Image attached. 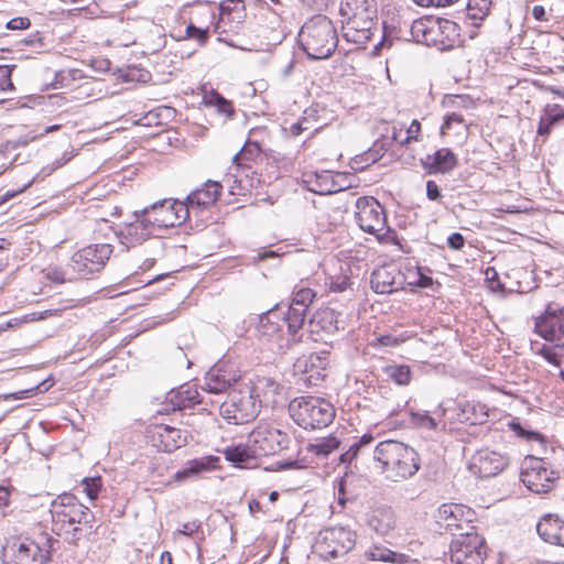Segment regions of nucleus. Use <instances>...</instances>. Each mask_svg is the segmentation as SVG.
<instances>
[{"instance_id": "obj_1", "label": "nucleus", "mask_w": 564, "mask_h": 564, "mask_svg": "<svg viewBox=\"0 0 564 564\" xmlns=\"http://www.w3.org/2000/svg\"><path fill=\"white\" fill-rule=\"evenodd\" d=\"M375 437L366 433L340 455L341 463L371 462L387 480L400 482L412 478L421 467L419 453L397 440H384L372 446Z\"/></svg>"}, {"instance_id": "obj_2", "label": "nucleus", "mask_w": 564, "mask_h": 564, "mask_svg": "<svg viewBox=\"0 0 564 564\" xmlns=\"http://www.w3.org/2000/svg\"><path fill=\"white\" fill-rule=\"evenodd\" d=\"M314 297L315 293L310 288L295 289L292 303L285 312L276 307L260 315L257 326L259 336L279 350L289 349L301 341L306 311Z\"/></svg>"}, {"instance_id": "obj_3", "label": "nucleus", "mask_w": 564, "mask_h": 564, "mask_svg": "<svg viewBox=\"0 0 564 564\" xmlns=\"http://www.w3.org/2000/svg\"><path fill=\"white\" fill-rule=\"evenodd\" d=\"M343 17V36L347 42L366 44L372 36L377 23L375 0H341L339 8Z\"/></svg>"}, {"instance_id": "obj_4", "label": "nucleus", "mask_w": 564, "mask_h": 564, "mask_svg": "<svg viewBox=\"0 0 564 564\" xmlns=\"http://www.w3.org/2000/svg\"><path fill=\"white\" fill-rule=\"evenodd\" d=\"M51 513L54 525L65 533L72 534V540H79L89 532L95 520L90 509L78 501L72 494L59 495L53 500Z\"/></svg>"}, {"instance_id": "obj_5", "label": "nucleus", "mask_w": 564, "mask_h": 564, "mask_svg": "<svg viewBox=\"0 0 564 564\" xmlns=\"http://www.w3.org/2000/svg\"><path fill=\"white\" fill-rule=\"evenodd\" d=\"M299 43L310 58H328L338 44V35L333 21L323 14L311 18L299 32Z\"/></svg>"}, {"instance_id": "obj_6", "label": "nucleus", "mask_w": 564, "mask_h": 564, "mask_svg": "<svg viewBox=\"0 0 564 564\" xmlns=\"http://www.w3.org/2000/svg\"><path fill=\"white\" fill-rule=\"evenodd\" d=\"M56 541L45 532L35 536H11L2 545L3 564H43Z\"/></svg>"}, {"instance_id": "obj_7", "label": "nucleus", "mask_w": 564, "mask_h": 564, "mask_svg": "<svg viewBox=\"0 0 564 564\" xmlns=\"http://www.w3.org/2000/svg\"><path fill=\"white\" fill-rule=\"evenodd\" d=\"M458 25L447 19L432 15L422 17L412 22L410 33L413 40L438 51L454 47L459 37Z\"/></svg>"}, {"instance_id": "obj_8", "label": "nucleus", "mask_w": 564, "mask_h": 564, "mask_svg": "<svg viewBox=\"0 0 564 564\" xmlns=\"http://www.w3.org/2000/svg\"><path fill=\"white\" fill-rule=\"evenodd\" d=\"M293 421L305 430L322 429L335 417V408L323 398L305 395L293 399L289 404Z\"/></svg>"}, {"instance_id": "obj_9", "label": "nucleus", "mask_w": 564, "mask_h": 564, "mask_svg": "<svg viewBox=\"0 0 564 564\" xmlns=\"http://www.w3.org/2000/svg\"><path fill=\"white\" fill-rule=\"evenodd\" d=\"M261 403L258 391L246 386L229 394L220 404L219 413L230 424H245L258 416Z\"/></svg>"}, {"instance_id": "obj_10", "label": "nucleus", "mask_w": 564, "mask_h": 564, "mask_svg": "<svg viewBox=\"0 0 564 564\" xmlns=\"http://www.w3.org/2000/svg\"><path fill=\"white\" fill-rule=\"evenodd\" d=\"M558 479V471L551 468L550 463L534 456L524 458L521 480L530 491L539 495L547 494L554 488Z\"/></svg>"}, {"instance_id": "obj_11", "label": "nucleus", "mask_w": 564, "mask_h": 564, "mask_svg": "<svg viewBox=\"0 0 564 564\" xmlns=\"http://www.w3.org/2000/svg\"><path fill=\"white\" fill-rule=\"evenodd\" d=\"M355 218L360 229L376 236L378 240H382L389 232L384 209L375 197L364 196L356 200Z\"/></svg>"}, {"instance_id": "obj_12", "label": "nucleus", "mask_w": 564, "mask_h": 564, "mask_svg": "<svg viewBox=\"0 0 564 564\" xmlns=\"http://www.w3.org/2000/svg\"><path fill=\"white\" fill-rule=\"evenodd\" d=\"M153 231L183 224L189 216V208L182 202L162 200L141 210Z\"/></svg>"}, {"instance_id": "obj_13", "label": "nucleus", "mask_w": 564, "mask_h": 564, "mask_svg": "<svg viewBox=\"0 0 564 564\" xmlns=\"http://www.w3.org/2000/svg\"><path fill=\"white\" fill-rule=\"evenodd\" d=\"M486 556L485 539L478 532L460 534L451 542V564H484Z\"/></svg>"}, {"instance_id": "obj_14", "label": "nucleus", "mask_w": 564, "mask_h": 564, "mask_svg": "<svg viewBox=\"0 0 564 564\" xmlns=\"http://www.w3.org/2000/svg\"><path fill=\"white\" fill-rule=\"evenodd\" d=\"M112 253V246L109 243H96L76 251L69 267L77 278H88L100 272Z\"/></svg>"}, {"instance_id": "obj_15", "label": "nucleus", "mask_w": 564, "mask_h": 564, "mask_svg": "<svg viewBox=\"0 0 564 564\" xmlns=\"http://www.w3.org/2000/svg\"><path fill=\"white\" fill-rule=\"evenodd\" d=\"M356 543V534L346 527H332L319 533L316 552L325 560L348 553Z\"/></svg>"}, {"instance_id": "obj_16", "label": "nucleus", "mask_w": 564, "mask_h": 564, "mask_svg": "<svg viewBox=\"0 0 564 564\" xmlns=\"http://www.w3.org/2000/svg\"><path fill=\"white\" fill-rule=\"evenodd\" d=\"M248 442L257 456H268L288 447L289 438L279 429L261 423L249 434Z\"/></svg>"}, {"instance_id": "obj_17", "label": "nucleus", "mask_w": 564, "mask_h": 564, "mask_svg": "<svg viewBox=\"0 0 564 564\" xmlns=\"http://www.w3.org/2000/svg\"><path fill=\"white\" fill-rule=\"evenodd\" d=\"M534 330L545 340L564 349V307L552 310L549 305L545 313L535 318Z\"/></svg>"}, {"instance_id": "obj_18", "label": "nucleus", "mask_w": 564, "mask_h": 564, "mask_svg": "<svg viewBox=\"0 0 564 564\" xmlns=\"http://www.w3.org/2000/svg\"><path fill=\"white\" fill-rule=\"evenodd\" d=\"M339 314L330 307L317 310L308 321V332L315 341H327V337L335 335L343 328Z\"/></svg>"}, {"instance_id": "obj_19", "label": "nucleus", "mask_w": 564, "mask_h": 564, "mask_svg": "<svg viewBox=\"0 0 564 564\" xmlns=\"http://www.w3.org/2000/svg\"><path fill=\"white\" fill-rule=\"evenodd\" d=\"M509 464V458L496 451L481 449L474 455L469 465L470 470L481 478L495 477Z\"/></svg>"}, {"instance_id": "obj_20", "label": "nucleus", "mask_w": 564, "mask_h": 564, "mask_svg": "<svg viewBox=\"0 0 564 564\" xmlns=\"http://www.w3.org/2000/svg\"><path fill=\"white\" fill-rule=\"evenodd\" d=\"M153 234L154 231L152 227L147 221L143 213L140 210L134 212L133 221L126 224L120 229L118 238L122 245H124L127 248H131L141 245Z\"/></svg>"}, {"instance_id": "obj_21", "label": "nucleus", "mask_w": 564, "mask_h": 564, "mask_svg": "<svg viewBox=\"0 0 564 564\" xmlns=\"http://www.w3.org/2000/svg\"><path fill=\"white\" fill-rule=\"evenodd\" d=\"M474 517V511L462 505L444 503L438 508L437 523L448 533L455 532L458 524L467 525V519Z\"/></svg>"}, {"instance_id": "obj_22", "label": "nucleus", "mask_w": 564, "mask_h": 564, "mask_svg": "<svg viewBox=\"0 0 564 564\" xmlns=\"http://www.w3.org/2000/svg\"><path fill=\"white\" fill-rule=\"evenodd\" d=\"M421 164L427 174H446L458 165V160L451 149L442 148L422 158Z\"/></svg>"}, {"instance_id": "obj_23", "label": "nucleus", "mask_w": 564, "mask_h": 564, "mask_svg": "<svg viewBox=\"0 0 564 564\" xmlns=\"http://www.w3.org/2000/svg\"><path fill=\"white\" fill-rule=\"evenodd\" d=\"M236 381L237 376L235 373L216 365L206 372L202 390L210 394L225 393Z\"/></svg>"}, {"instance_id": "obj_24", "label": "nucleus", "mask_w": 564, "mask_h": 564, "mask_svg": "<svg viewBox=\"0 0 564 564\" xmlns=\"http://www.w3.org/2000/svg\"><path fill=\"white\" fill-rule=\"evenodd\" d=\"M371 288L376 293L390 294L402 286V276L392 267H380L371 274Z\"/></svg>"}, {"instance_id": "obj_25", "label": "nucleus", "mask_w": 564, "mask_h": 564, "mask_svg": "<svg viewBox=\"0 0 564 564\" xmlns=\"http://www.w3.org/2000/svg\"><path fill=\"white\" fill-rule=\"evenodd\" d=\"M220 189L221 185L218 182L207 181L202 188L192 192L187 196L186 203H184L189 208V214L214 205L218 199Z\"/></svg>"}, {"instance_id": "obj_26", "label": "nucleus", "mask_w": 564, "mask_h": 564, "mask_svg": "<svg viewBox=\"0 0 564 564\" xmlns=\"http://www.w3.org/2000/svg\"><path fill=\"white\" fill-rule=\"evenodd\" d=\"M536 531L543 541L564 547V521L557 516H544L538 522Z\"/></svg>"}, {"instance_id": "obj_27", "label": "nucleus", "mask_w": 564, "mask_h": 564, "mask_svg": "<svg viewBox=\"0 0 564 564\" xmlns=\"http://www.w3.org/2000/svg\"><path fill=\"white\" fill-rule=\"evenodd\" d=\"M368 527L379 535H388L395 528V517L391 508L378 507L367 518Z\"/></svg>"}, {"instance_id": "obj_28", "label": "nucleus", "mask_w": 564, "mask_h": 564, "mask_svg": "<svg viewBox=\"0 0 564 564\" xmlns=\"http://www.w3.org/2000/svg\"><path fill=\"white\" fill-rule=\"evenodd\" d=\"M158 437L164 452H173L187 443L188 432L170 425L155 427L153 437Z\"/></svg>"}, {"instance_id": "obj_29", "label": "nucleus", "mask_w": 564, "mask_h": 564, "mask_svg": "<svg viewBox=\"0 0 564 564\" xmlns=\"http://www.w3.org/2000/svg\"><path fill=\"white\" fill-rule=\"evenodd\" d=\"M218 458L213 456L188 460L183 467V469L177 470L174 474L173 479L177 482L194 479L202 473L209 471L213 468H215V464Z\"/></svg>"}, {"instance_id": "obj_30", "label": "nucleus", "mask_w": 564, "mask_h": 564, "mask_svg": "<svg viewBox=\"0 0 564 564\" xmlns=\"http://www.w3.org/2000/svg\"><path fill=\"white\" fill-rule=\"evenodd\" d=\"M326 365L327 361L325 357H322L318 354H311L299 358L294 364V367L297 371L307 373V379L311 381L313 379H318L322 376L321 371L325 370Z\"/></svg>"}, {"instance_id": "obj_31", "label": "nucleus", "mask_w": 564, "mask_h": 564, "mask_svg": "<svg viewBox=\"0 0 564 564\" xmlns=\"http://www.w3.org/2000/svg\"><path fill=\"white\" fill-rule=\"evenodd\" d=\"M170 401L174 410H184L192 408L195 404L208 403L204 398H199L197 389L193 387H182L178 391L171 392Z\"/></svg>"}, {"instance_id": "obj_32", "label": "nucleus", "mask_w": 564, "mask_h": 564, "mask_svg": "<svg viewBox=\"0 0 564 564\" xmlns=\"http://www.w3.org/2000/svg\"><path fill=\"white\" fill-rule=\"evenodd\" d=\"M225 457L227 460L235 463L238 466H241L249 462L251 458L258 457L253 453V448L248 442V445H237V446H230L227 447L224 451Z\"/></svg>"}, {"instance_id": "obj_33", "label": "nucleus", "mask_w": 564, "mask_h": 564, "mask_svg": "<svg viewBox=\"0 0 564 564\" xmlns=\"http://www.w3.org/2000/svg\"><path fill=\"white\" fill-rule=\"evenodd\" d=\"M339 446V441L335 436H326L316 438L314 442L308 443L306 446V451L308 453H313L316 456L327 457L330 453L337 449Z\"/></svg>"}, {"instance_id": "obj_34", "label": "nucleus", "mask_w": 564, "mask_h": 564, "mask_svg": "<svg viewBox=\"0 0 564 564\" xmlns=\"http://www.w3.org/2000/svg\"><path fill=\"white\" fill-rule=\"evenodd\" d=\"M382 371L388 380L398 386H408L412 378L411 368L406 365H388Z\"/></svg>"}, {"instance_id": "obj_35", "label": "nucleus", "mask_w": 564, "mask_h": 564, "mask_svg": "<svg viewBox=\"0 0 564 564\" xmlns=\"http://www.w3.org/2000/svg\"><path fill=\"white\" fill-rule=\"evenodd\" d=\"M261 150L257 142H246L243 148L234 155L232 163L238 167H249V164L260 156Z\"/></svg>"}, {"instance_id": "obj_36", "label": "nucleus", "mask_w": 564, "mask_h": 564, "mask_svg": "<svg viewBox=\"0 0 564 564\" xmlns=\"http://www.w3.org/2000/svg\"><path fill=\"white\" fill-rule=\"evenodd\" d=\"M205 104L216 108L217 112L224 115L227 119L234 115V106L231 101L227 100L220 94L212 90L209 94L204 96Z\"/></svg>"}, {"instance_id": "obj_37", "label": "nucleus", "mask_w": 564, "mask_h": 564, "mask_svg": "<svg viewBox=\"0 0 564 564\" xmlns=\"http://www.w3.org/2000/svg\"><path fill=\"white\" fill-rule=\"evenodd\" d=\"M249 389H256L259 397L262 393L264 399H269L279 393L280 386L273 379L263 377L254 386H249Z\"/></svg>"}, {"instance_id": "obj_38", "label": "nucleus", "mask_w": 564, "mask_h": 564, "mask_svg": "<svg viewBox=\"0 0 564 564\" xmlns=\"http://www.w3.org/2000/svg\"><path fill=\"white\" fill-rule=\"evenodd\" d=\"M330 175H316L315 184L311 187L312 192L325 195L340 191L339 187L330 180Z\"/></svg>"}, {"instance_id": "obj_39", "label": "nucleus", "mask_w": 564, "mask_h": 564, "mask_svg": "<svg viewBox=\"0 0 564 564\" xmlns=\"http://www.w3.org/2000/svg\"><path fill=\"white\" fill-rule=\"evenodd\" d=\"M369 556L373 561H382V562H398L401 563L402 558L405 557L403 554L394 553L384 547L375 546L369 551Z\"/></svg>"}, {"instance_id": "obj_40", "label": "nucleus", "mask_w": 564, "mask_h": 564, "mask_svg": "<svg viewBox=\"0 0 564 564\" xmlns=\"http://www.w3.org/2000/svg\"><path fill=\"white\" fill-rule=\"evenodd\" d=\"M209 26L204 28L196 26L194 23H189L185 30V39L197 41L200 45L205 44L208 40Z\"/></svg>"}, {"instance_id": "obj_41", "label": "nucleus", "mask_w": 564, "mask_h": 564, "mask_svg": "<svg viewBox=\"0 0 564 564\" xmlns=\"http://www.w3.org/2000/svg\"><path fill=\"white\" fill-rule=\"evenodd\" d=\"M101 485L100 477L84 478L82 481L84 492L90 500L97 499Z\"/></svg>"}, {"instance_id": "obj_42", "label": "nucleus", "mask_w": 564, "mask_h": 564, "mask_svg": "<svg viewBox=\"0 0 564 564\" xmlns=\"http://www.w3.org/2000/svg\"><path fill=\"white\" fill-rule=\"evenodd\" d=\"M15 66L0 65V94L14 89L11 80L12 70Z\"/></svg>"}, {"instance_id": "obj_43", "label": "nucleus", "mask_w": 564, "mask_h": 564, "mask_svg": "<svg viewBox=\"0 0 564 564\" xmlns=\"http://www.w3.org/2000/svg\"><path fill=\"white\" fill-rule=\"evenodd\" d=\"M43 273L46 280L56 284L70 282L73 280V278H67L66 273L58 267H48Z\"/></svg>"}, {"instance_id": "obj_44", "label": "nucleus", "mask_w": 564, "mask_h": 564, "mask_svg": "<svg viewBox=\"0 0 564 564\" xmlns=\"http://www.w3.org/2000/svg\"><path fill=\"white\" fill-rule=\"evenodd\" d=\"M411 415H412L413 423L421 427L434 430L437 426L435 419L430 416L427 412H423V413L412 412Z\"/></svg>"}, {"instance_id": "obj_45", "label": "nucleus", "mask_w": 564, "mask_h": 564, "mask_svg": "<svg viewBox=\"0 0 564 564\" xmlns=\"http://www.w3.org/2000/svg\"><path fill=\"white\" fill-rule=\"evenodd\" d=\"M454 126H458L462 128H465V119L462 115L452 112L451 115H447L445 118L444 123L441 127V133L446 134L448 130L454 128Z\"/></svg>"}, {"instance_id": "obj_46", "label": "nucleus", "mask_w": 564, "mask_h": 564, "mask_svg": "<svg viewBox=\"0 0 564 564\" xmlns=\"http://www.w3.org/2000/svg\"><path fill=\"white\" fill-rule=\"evenodd\" d=\"M421 131V123L419 120H412L411 124L406 129V137L400 140L401 145L409 144L411 141H416Z\"/></svg>"}, {"instance_id": "obj_47", "label": "nucleus", "mask_w": 564, "mask_h": 564, "mask_svg": "<svg viewBox=\"0 0 564 564\" xmlns=\"http://www.w3.org/2000/svg\"><path fill=\"white\" fill-rule=\"evenodd\" d=\"M200 527H202V523L198 520H193V521L183 523L181 529H178L174 533V539L178 534L186 535V536H192L194 533H196L200 529Z\"/></svg>"}, {"instance_id": "obj_48", "label": "nucleus", "mask_w": 564, "mask_h": 564, "mask_svg": "<svg viewBox=\"0 0 564 564\" xmlns=\"http://www.w3.org/2000/svg\"><path fill=\"white\" fill-rule=\"evenodd\" d=\"M350 286V280L346 275H339L330 281L329 290L333 292H344Z\"/></svg>"}, {"instance_id": "obj_49", "label": "nucleus", "mask_w": 564, "mask_h": 564, "mask_svg": "<svg viewBox=\"0 0 564 564\" xmlns=\"http://www.w3.org/2000/svg\"><path fill=\"white\" fill-rule=\"evenodd\" d=\"M243 9L242 0H226L220 3V15L224 18L226 14H229L232 10H236L238 13Z\"/></svg>"}, {"instance_id": "obj_50", "label": "nucleus", "mask_w": 564, "mask_h": 564, "mask_svg": "<svg viewBox=\"0 0 564 564\" xmlns=\"http://www.w3.org/2000/svg\"><path fill=\"white\" fill-rule=\"evenodd\" d=\"M544 115L547 116L554 123L564 118V109L556 104L546 105Z\"/></svg>"}, {"instance_id": "obj_51", "label": "nucleus", "mask_w": 564, "mask_h": 564, "mask_svg": "<svg viewBox=\"0 0 564 564\" xmlns=\"http://www.w3.org/2000/svg\"><path fill=\"white\" fill-rule=\"evenodd\" d=\"M540 355L551 365L560 366L561 361L557 358L556 354L553 351V349L546 345H544L540 349Z\"/></svg>"}, {"instance_id": "obj_52", "label": "nucleus", "mask_w": 564, "mask_h": 564, "mask_svg": "<svg viewBox=\"0 0 564 564\" xmlns=\"http://www.w3.org/2000/svg\"><path fill=\"white\" fill-rule=\"evenodd\" d=\"M426 196L430 200H438L442 198V194L435 181L430 180L426 182Z\"/></svg>"}, {"instance_id": "obj_53", "label": "nucleus", "mask_w": 564, "mask_h": 564, "mask_svg": "<svg viewBox=\"0 0 564 564\" xmlns=\"http://www.w3.org/2000/svg\"><path fill=\"white\" fill-rule=\"evenodd\" d=\"M30 26V20L28 18H13L7 23V28L10 30H24Z\"/></svg>"}, {"instance_id": "obj_54", "label": "nucleus", "mask_w": 564, "mask_h": 564, "mask_svg": "<svg viewBox=\"0 0 564 564\" xmlns=\"http://www.w3.org/2000/svg\"><path fill=\"white\" fill-rule=\"evenodd\" d=\"M554 126V122L544 113L541 116L540 123L538 127L539 135H547Z\"/></svg>"}, {"instance_id": "obj_55", "label": "nucleus", "mask_w": 564, "mask_h": 564, "mask_svg": "<svg viewBox=\"0 0 564 564\" xmlns=\"http://www.w3.org/2000/svg\"><path fill=\"white\" fill-rule=\"evenodd\" d=\"M464 242H465V239L463 237L462 234L459 232H453L448 238H447V245L449 248H452L453 250H459L463 248L464 246Z\"/></svg>"}, {"instance_id": "obj_56", "label": "nucleus", "mask_w": 564, "mask_h": 564, "mask_svg": "<svg viewBox=\"0 0 564 564\" xmlns=\"http://www.w3.org/2000/svg\"><path fill=\"white\" fill-rule=\"evenodd\" d=\"M512 430L519 435L528 440H538L541 435L536 432H527L520 424H511Z\"/></svg>"}, {"instance_id": "obj_57", "label": "nucleus", "mask_w": 564, "mask_h": 564, "mask_svg": "<svg viewBox=\"0 0 564 564\" xmlns=\"http://www.w3.org/2000/svg\"><path fill=\"white\" fill-rule=\"evenodd\" d=\"M473 518L467 519V525L458 524L455 532H452L451 534L455 538L460 536V534L469 533V532H477L476 528L471 524Z\"/></svg>"}, {"instance_id": "obj_58", "label": "nucleus", "mask_w": 564, "mask_h": 564, "mask_svg": "<svg viewBox=\"0 0 564 564\" xmlns=\"http://www.w3.org/2000/svg\"><path fill=\"white\" fill-rule=\"evenodd\" d=\"M307 122H308V120L306 118L300 119L297 122L293 123L290 127V133L293 137L300 135L304 130H307V127L305 126V123H307Z\"/></svg>"}, {"instance_id": "obj_59", "label": "nucleus", "mask_w": 564, "mask_h": 564, "mask_svg": "<svg viewBox=\"0 0 564 564\" xmlns=\"http://www.w3.org/2000/svg\"><path fill=\"white\" fill-rule=\"evenodd\" d=\"M30 184L31 183H28V184L23 185L21 188L17 189V191H7L6 193L0 194V205L4 204L9 199L15 197L18 194H20L23 191H25L30 186Z\"/></svg>"}, {"instance_id": "obj_60", "label": "nucleus", "mask_w": 564, "mask_h": 564, "mask_svg": "<svg viewBox=\"0 0 564 564\" xmlns=\"http://www.w3.org/2000/svg\"><path fill=\"white\" fill-rule=\"evenodd\" d=\"M59 312H61V310H58V308H50V310H45L43 312L33 313L32 321H40V319L47 318L50 316H57L59 314Z\"/></svg>"}, {"instance_id": "obj_61", "label": "nucleus", "mask_w": 564, "mask_h": 564, "mask_svg": "<svg viewBox=\"0 0 564 564\" xmlns=\"http://www.w3.org/2000/svg\"><path fill=\"white\" fill-rule=\"evenodd\" d=\"M491 3V0H469L468 7L477 8L480 12H485L489 9V6Z\"/></svg>"}, {"instance_id": "obj_62", "label": "nucleus", "mask_w": 564, "mask_h": 564, "mask_svg": "<svg viewBox=\"0 0 564 564\" xmlns=\"http://www.w3.org/2000/svg\"><path fill=\"white\" fill-rule=\"evenodd\" d=\"M532 17L538 21H546V11L543 6L536 4L532 8Z\"/></svg>"}, {"instance_id": "obj_63", "label": "nucleus", "mask_w": 564, "mask_h": 564, "mask_svg": "<svg viewBox=\"0 0 564 564\" xmlns=\"http://www.w3.org/2000/svg\"><path fill=\"white\" fill-rule=\"evenodd\" d=\"M378 341L382 346H397L399 345L400 340L392 335H383L378 338Z\"/></svg>"}, {"instance_id": "obj_64", "label": "nucleus", "mask_w": 564, "mask_h": 564, "mask_svg": "<svg viewBox=\"0 0 564 564\" xmlns=\"http://www.w3.org/2000/svg\"><path fill=\"white\" fill-rule=\"evenodd\" d=\"M11 491L6 486H0V508L7 507L10 502Z\"/></svg>"}]
</instances>
